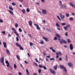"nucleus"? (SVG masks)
<instances>
[{"mask_svg": "<svg viewBox=\"0 0 75 75\" xmlns=\"http://www.w3.org/2000/svg\"><path fill=\"white\" fill-rule=\"evenodd\" d=\"M56 25L57 27H60V25L58 23H57L56 24Z\"/></svg>", "mask_w": 75, "mask_h": 75, "instance_id": "nucleus-18", "label": "nucleus"}, {"mask_svg": "<svg viewBox=\"0 0 75 75\" xmlns=\"http://www.w3.org/2000/svg\"><path fill=\"white\" fill-rule=\"evenodd\" d=\"M28 36H30V38H31L32 36H31V34H28Z\"/></svg>", "mask_w": 75, "mask_h": 75, "instance_id": "nucleus-54", "label": "nucleus"}, {"mask_svg": "<svg viewBox=\"0 0 75 75\" xmlns=\"http://www.w3.org/2000/svg\"><path fill=\"white\" fill-rule=\"evenodd\" d=\"M64 28L65 30H67V27H64Z\"/></svg>", "mask_w": 75, "mask_h": 75, "instance_id": "nucleus-44", "label": "nucleus"}, {"mask_svg": "<svg viewBox=\"0 0 75 75\" xmlns=\"http://www.w3.org/2000/svg\"><path fill=\"white\" fill-rule=\"evenodd\" d=\"M57 68H58V66L57 65L54 66V68L55 70H57Z\"/></svg>", "mask_w": 75, "mask_h": 75, "instance_id": "nucleus-21", "label": "nucleus"}, {"mask_svg": "<svg viewBox=\"0 0 75 75\" xmlns=\"http://www.w3.org/2000/svg\"><path fill=\"white\" fill-rule=\"evenodd\" d=\"M19 31L20 32H22V30L21 28H19Z\"/></svg>", "mask_w": 75, "mask_h": 75, "instance_id": "nucleus-41", "label": "nucleus"}, {"mask_svg": "<svg viewBox=\"0 0 75 75\" xmlns=\"http://www.w3.org/2000/svg\"><path fill=\"white\" fill-rule=\"evenodd\" d=\"M39 67H40L41 68H43V66L41 65H39Z\"/></svg>", "mask_w": 75, "mask_h": 75, "instance_id": "nucleus-35", "label": "nucleus"}, {"mask_svg": "<svg viewBox=\"0 0 75 75\" xmlns=\"http://www.w3.org/2000/svg\"><path fill=\"white\" fill-rule=\"evenodd\" d=\"M54 40H57V37H55L54 38Z\"/></svg>", "mask_w": 75, "mask_h": 75, "instance_id": "nucleus-48", "label": "nucleus"}, {"mask_svg": "<svg viewBox=\"0 0 75 75\" xmlns=\"http://www.w3.org/2000/svg\"><path fill=\"white\" fill-rule=\"evenodd\" d=\"M62 8H65V5H62Z\"/></svg>", "mask_w": 75, "mask_h": 75, "instance_id": "nucleus-42", "label": "nucleus"}, {"mask_svg": "<svg viewBox=\"0 0 75 75\" xmlns=\"http://www.w3.org/2000/svg\"><path fill=\"white\" fill-rule=\"evenodd\" d=\"M38 72H39V73H41V69L39 70Z\"/></svg>", "mask_w": 75, "mask_h": 75, "instance_id": "nucleus-47", "label": "nucleus"}, {"mask_svg": "<svg viewBox=\"0 0 75 75\" xmlns=\"http://www.w3.org/2000/svg\"><path fill=\"white\" fill-rule=\"evenodd\" d=\"M15 26L16 28L18 27V24L17 23H16L15 24Z\"/></svg>", "mask_w": 75, "mask_h": 75, "instance_id": "nucleus-25", "label": "nucleus"}, {"mask_svg": "<svg viewBox=\"0 0 75 75\" xmlns=\"http://www.w3.org/2000/svg\"><path fill=\"white\" fill-rule=\"evenodd\" d=\"M65 35L66 36H68V33L66 32L65 33Z\"/></svg>", "mask_w": 75, "mask_h": 75, "instance_id": "nucleus-53", "label": "nucleus"}, {"mask_svg": "<svg viewBox=\"0 0 75 75\" xmlns=\"http://www.w3.org/2000/svg\"><path fill=\"white\" fill-rule=\"evenodd\" d=\"M28 23L29 25L31 26V25H33V22H32V21H29L28 22Z\"/></svg>", "mask_w": 75, "mask_h": 75, "instance_id": "nucleus-13", "label": "nucleus"}, {"mask_svg": "<svg viewBox=\"0 0 75 75\" xmlns=\"http://www.w3.org/2000/svg\"><path fill=\"white\" fill-rule=\"evenodd\" d=\"M26 11L27 13H29V12H30V9H29V8H27L26 9Z\"/></svg>", "mask_w": 75, "mask_h": 75, "instance_id": "nucleus-28", "label": "nucleus"}, {"mask_svg": "<svg viewBox=\"0 0 75 75\" xmlns=\"http://www.w3.org/2000/svg\"><path fill=\"white\" fill-rule=\"evenodd\" d=\"M56 36L58 38H60V35H59L58 34H56Z\"/></svg>", "mask_w": 75, "mask_h": 75, "instance_id": "nucleus-26", "label": "nucleus"}, {"mask_svg": "<svg viewBox=\"0 0 75 75\" xmlns=\"http://www.w3.org/2000/svg\"><path fill=\"white\" fill-rule=\"evenodd\" d=\"M26 73H27V74L28 75V74H29V71H28V69H26Z\"/></svg>", "mask_w": 75, "mask_h": 75, "instance_id": "nucleus-23", "label": "nucleus"}, {"mask_svg": "<svg viewBox=\"0 0 75 75\" xmlns=\"http://www.w3.org/2000/svg\"><path fill=\"white\" fill-rule=\"evenodd\" d=\"M70 20H71V21L74 20V18H70Z\"/></svg>", "mask_w": 75, "mask_h": 75, "instance_id": "nucleus-40", "label": "nucleus"}, {"mask_svg": "<svg viewBox=\"0 0 75 75\" xmlns=\"http://www.w3.org/2000/svg\"><path fill=\"white\" fill-rule=\"evenodd\" d=\"M22 11L23 13V14H25V10L23 9L22 10Z\"/></svg>", "mask_w": 75, "mask_h": 75, "instance_id": "nucleus-20", "label": "nucleus"}, {"mask_svg": "<svg viewBox=\"0 0 75 75\" xmlns=\"http://www.w3.org/2000/svg\"><path fill=\"white\" fill-rule=\"evenodd\" d=\"M16 57L18 59H20V56L18 54L16 56Z\"/></svg>", "mask_w": 75, "mask_h": 75, "instance_id": "nucleus-22", "label": "nucleus"}, {"mask_svg": "<svg viewBox=\"0 0 75 75\" xmlns=\"http://www.w3.org/2000/svg\"><path fill=\"white\" fill-rule=\"evenodd\" d=\"M57 18H58V19H59V20H60V21H61V19H60V18H59V16H57Z\"/></svg>", "mask_w": 75, "mask_h": 75, "instance_id": "nucleus-36", "label": "nucleus"}, {"mask_svg": "<svg viewBox=\"0 0 75 75\" xmlns=\"http://www.w3.org/2000/svg\"><path fill=\"white\" fill-rule=\"evenodd\" d=\"M16 44L17 47L20 48V49L21 50H24L23 48L22 47V46H21L20 45V44H19L18 43H16Z\"/></svg>", "mask_w": 75, "mask_h": 75, "instance_id": "nucleus-1", "label": "nucleus"}, {"mask_svg": "<svg viewBox=\"0 0 75 75\" xmlns=\"http://www.w3.org/2000/svg\"><path fill=\"white\" fill-rule=\"evenodd\" d=\"M47 30L49 31V32H51V30L50 29H48V28H47Z\"/></svg>", "mask_w": 75, "mask_h": 75, "instance_id": "nucleus-30", "label": "nucleus"}, {"mask_svg": "<svg viewBox=\"0 0 75 75\" xmlns=\"http://www.w3.org/2000/svg\"><path fill=\"white\" fill-rule=\"evenodd\" d=\"M59 16L61 18H62V19L63 18L64 19L65 18V16L64 15H63V16H62V15L61 14H59Z\"/></svg>", "mask_w": 75, "mask_h": 75, "instance_id": "nucleus-11", "label": "nucleus"}, {"mask_svg": "<svg viewBox=\"0 0 75 75\" xmlns=\"http://www.w3.org/2000/svg\"><path fill=\"white\" fill-rule=\"evenodd\" d=\"M33 64H34V65H35L36 66H38V65H37V63L34 62L33 63Z\"/></svg>", "mask_w": 75, "mask_h": 75, "instance_id": "nucleus-56", "label": "nucleus"}, {"mask_svg": "<svg viewBox=\"0 0 75 75\" xmlns=\"http://www.w3.org/2000/svg\"><path fill=\"white\" fill-rule=\"evenodd\" d=\"M27 54L29 57H30V54H29V53H27Z\"/></svg>", "mask_w": 75, "mask_h": 75, "instance_id": "nucleus-52", "label": "nucleus"}, {"mask_svg": "<svg viewBox=\"0 0 75 75\" xmlns=\"http://www.w3.org/2000/svg\"><path fill=\"white\" fill-rule=\"evenodd\" d=\"M34 75H38V74L36 73H35L34 74Z\"/></svg>", "mask_w": 75, "mask_h": 75, "instance_id": "nucleus-64", "label": "nucleus"}, {"mask_svg": "<svg viewBox=\"0 0 75 75\" xmlns=\"http://www.w3.org/2000/svg\"><path fill=\"white\" fill-rule=\"evenodd\" d=\"M9 9H10V10H13V8L11 6H9Z\"/></svg>", "mask_w": 75, "mask_h": 75, "instance_id": "nucleus-27", "label": "nucleus"}, {"mask_svg": "<svg viewBox=\"0 0 75 75\" xmlns=\"http://www.w3.org/2000/svg\"><path fill=\"white\" fill-rule=\"evenodd\" d=\"M14 67L15 68V69H16L17 68V66L15 64H14Z\"/></svg>", "mask_w": 75, "mask_h": 75, "instance_id": "nucleus-33", "label": "nucleus"}, {"mask_svg": "<svg viewBox=\"0 0 75 75\" xmlns=\"http://www.w3.org/2000/svg\"><path fill=\"white\" fill-rule=\"evenodd\" d=\"M35 60H36V62H38V60L37 59H35Z\"/></svg>", "mask_w": 75, "mask_h": 75, "instance_id": "nucleus-51", "label": "nucleus"}, {"mask_svg": "<svg viewBox=\"0 0 75 75\" xmlns=\"http://www.w3.org/2000/svg\"><path fill=\"white\" fill-rule=\"evenodd\" d=\"M66 27H67V28L69 27H70V25L68 24V25H66Z\"/></svg>", "mask_w": 75, "mask_h": 75, "instance_id": "nucleus-49", "label": "nucleus"}, {"mask_svg": "<svg viewBox=\"0 0 75 75\" xmlns=\"http://www.w3.org/2000/svg\"><path fill=\"white\" fill-rule=\"evenodd\" d=\"M42 13H43L44 14H47V11L46 10L43 9L42 10Z\"/></svg>", "mask_w": 75, "mask_h": 75, "instance_id": "nucleus-9", "label": "nucleus"}, {"mask_svg": "<svg viewBox=\"0 0 75 75\" xmlns=\"http://www.w3.org/2000/svg\"><path fill=\"white\" fill-rule=\"evenodd\" d=\"M68 65L69 67H72V64L71 63L69 62L68 64Z\"/></svg>", "mask_w": 75, "mask_h": 75, "instance_id": "nucleus-19", "label": "nucleus"}, {"mask_svg": "<svg viewBox=\"0 0 75 75\" xmlns=\"http://www.w3.org/2000/svg\"><path fill=\"white\" fill-rule=\"evenodd\" d=\"M35 26H36L37 27V29L38 30H40V28L39 27V25L36 24H34Z\"/></svg>", "mask_w": 75, "mask_h": 75, "instance_id": "nucleus-7", "label": "nucleus"}, {"mask_svg": "<svg viewBox=\"0 0 75 75\" xmlns=\"http://www.w3.org/2000/svg\"><path fill=\"white\" fill-rule=\"evenodd\" d=\"M50 71L51 73L53 74H56V72H55V71L54 70L52 69L51 68H50Z\"/></svg>", "mask_w": 75, "mask_h": 75, "instance_id": "nucleus-6", "label": "nucleus"}, {"mask_svg": "<svg viewBox=\"0 0 75 75\" xmlns=\"http://www.w3.org/2000/svg\"><path fill=\"white\" fill-rule=\"evenodd\" d=\"M66 61H68V55H66Z\"/></svg>", "mask_w": 75, "mask_h": 75, "instance_id": "nucleus-34", "label": "nucleus"}, {"mask_svg": "<svg viewBox=\"0 0 75 75\" xmlns=\"http://www.w3.org/2000/svg\"><path fill=\"white\" fill-rule=\"evenodd\" d=\"M33 45V43L30 42V46H32Z\"/></svg>", "mask_w": 75, "mask_h": 75, "instance_id": "nucleus-43", "label": "nucleus"}, {"mask_svg": "<svg viewBox=\"0 0 75 75\" xmlns=\"http://www.w3.org/2000/svg\"><path fill=\"white\" fill-rule=\"evenodd\" d=\"M70 6H71V7H73L74 8H75V6H74V4H72V3H71V2L70 3Z\"/></svg>", "mask_w": 75, "mask_h": 75, "instance_id": "nucleus-16", "label": "nucleus"}, {"mask_svg": "<svg viewBox=\"0 0 75 75\" xmlns=\"http://www.w3.org/2000/svg\"><path fill=\"white\" fill-rule=\"evenodd\" d=\"M40 43L41 44H44V41L42 40H40Z\"/></svg>", "mask_w": 75, "mask_h": 75, "instance_id": "nucleus-24", "label": "nucleus"}, {"mask_svg": "<svg viewBox=\"0 0 75 75\" xmlns=\"http://www.w3.org/2000/svg\"><path fill=\"white\" fill-rule=\"evenodd\" d=\"M18 74L19 75H22V74H21V72H18Z\"/></svg>", "mask_w": 75, "mask_h": 75, "instance_id": "nucleus-59", "label": "nucleus"}, {"mask_svg": "<svg viewBox=\"0 0 75 75\" xmlns=\"http://www.w3.org/2000/svg\"><path fill=\"white\" fill-rule=\"evenodd\" d=\"M8 11L11 15H14V13H13V12H12L10 10H8Z\"/></svg>", "mask_w": 75, "mask_h": 75, "instance_id": "nucleus-17", "label": "nucleus"}, {"mask_svg": "<svg viewBox=\"0 0 75 75\" xmlns=\"http://www.w3.org/2000/svg\"><path fill=\"white\" fill-rule=\"evenodd\" d=\"M66 16L67 17H68L69 16V14L68 13H66Z\"/></svg>", "mask_w": 75, "mask_h": 75, "instance_id": "nucleus-32", "label": "nucleus"}, {"mask_svg": "<svg viewBox=\"0 0 75 75\" xmlns=\"http://www.w3.org/2000/svg\"><path fill=\"white\" fill-rule=\"evenodd\" d=\"M59 3L60 5H62V1H59Z\"/></svg>", "mask_w": 75, "mask_h": 75, "instance_id": "nucleus-45", "label": "nucleus"}, {"mask_svg": "<svg viewBox=\"0 0 75 75\" xmlns=\"http://www.w3.org/2000/svg\"><path fill=\"white\" fill-rule=\"evenodd\" d=\"M43 68L44 69H45V70H47V67L45 66H44L43 67Z\"/></svg>", "mask_w": 75, "mask_h": 75, "instance_id": "nucleus-31", "label": "nucleus"}, {"mask_svg": "<svg viewBox=\"0 0 75 75\" xmlns=\"http://www.w3.org/2000/svg\"><path fill=\"white\" fill-rule=\"evenodd\" d=\"M62 42H64V44H67V42L65 40H64V39H62V41L60 42V43L61 44H62Z\"/></svg>", "mask_w": 75, "mask_h": 75, "instance_id": "nucleus-8", "label": "nucleus"}, {"mask_svg": "<svg viewBox=\"0 0 75 75\" xmlns=\"http://www.w3.org/2000/svg\"><path fill=\"white\" fill-rule=\"evenodd\" d=\"M12 29L13 30V31H14V33L16 34L17 35L18 37H19V34L17 33L16 30V29H14V28H12Z\"/></svg>", "mask_w": 75, "mask_h": 75, "instance_id": "nucleus-4", "label": "nucleus"}, {"mask_svg": "<svg viewBox=\"0 0 75 75\" xmlns=\"http://www.w3.org/2000/svg\"><path fill=\"white\" fill-rule=\"evenodd\" d=\"M43 39H44L45 40V41H46V42H47V41H49V40H48V39L43 37Z\"/></svg>", "mask_w": 75, "mask_h": 75, "instance_id": "nucleus-15", "label": "nucleus"}, {"mask_svg": "<svg viewBox=\"0 0 75 75\" xmlns=\"http://www.w3.org/2000/svg\"><path fill=\"white\" fill-rule=\"evenodd\" d=\"M70 47L71 50H73V49H74V47H73V45L72 44H70Z\"/></svg>", "mask_w": 75, "mask_h": 75, "instance_id": "nucleus-10", "label": "nucleus"}, {"mask_svg": "<svg viewBox=\"0 0 75 75\" xmlns=\"http://www.w3.org/2000/svg\"><path fill=\"white\" fill-rule=\"evenodd\" d=\"M4 57H2L0 59V62H1V63H2L3 65L4 66H5V64L4 63Z\"/></svg>", "mask_w": 75, "mask_h": 75, "instance_id": "nucleus-3", "label": "nucleus"}, {"mask_svg": "<svg viewBox=\"0 0 75 75\" xmlns=\"http://www.w3.org/2000/svg\"><path fill=\"white\" fill-rule=\"evenodd\" d=\"M56 54L57 55V56H56L57 58H59V56H58L59 55L60 56L62 55V54H61V52H58V53L57 52H56Z\"/></svg>", "mask_w": 75, "mask_h": 75, "instance_id": "nucleus-5", "label": "nucleus"}, {"mask_svg": "<svg viewBox=\"0 0 75 75\" xmlns=\"http://www.w3.org/2000/svg\"><path fill=\"white\" fill-rule=\"evenodd\" d=\"M50 61H52V60H53V61H54L55 60V59L54 58H52L50 59Z\"/></svg>", "mask_w": 75, "mask_h": 75, "instance_id": "nucleus-37", "label": "nucleus"}, {"mask_svg": "<svg viewBox=\"0 0 75 75\" xmlns=\"http://www.w3.org/2000/svg\"><path fill=\"white\" fill-rule=\"evenodd\" d=\"M25 64H28V62L26 61H25Z\"/></svg>", "mask_w": 75, "mask_h": 75, "instance_id": "nucleus-61", "label": "nucleus"}, {"mask_svg": "<svg viewBox=\"0 0 75 75\" xmlns=\"http://www.w3.org/2000/svg\"><path fill=\"white\" fill-rule=\"evenodd\" d=\"M62 25H65L66 24H65V23H62Z\"/></svg>", "mask_w": 75, "mask_h": 75, "instance_id": "nucleus-55", "label": "nucleus"}, {"mask_svg": "<svg viewBox=\"0 0 75 75\" xmlns=\"http://www.w3.org/2000/svg\"><path fill=\"white\" fill-rule=\"evenodd\" d=\"M7 64L6 65L7 67H10V64H9V63H8L6 64Z\"/></svg>", "mask_w": 75, "mask_h": 75, "instance_id": "nucleus-38", "label": "nucleus"}, {"mask_svg": "<svg viewBox=\"0 0 75 75\" xmlns=\"http://www.w3.org/2000/svg\"><path fill=\"white\" fill-rule=\"evenodd\" d=\"M2 34H5V31H4L2 32Z\"/></svg>", "mask_w": 75, "mask_h": 75, "instance_id": "nucleus-58", "label": "nucleus"}, {"mask_svg": "<svg viewBox=\"0 0 75 75\" xmlns=\"http://www.w3.org/2000/svg\"><path fill=\"white\" fill-rule=\"evenodd\" d=\"M22 68L24 69V67H23V65L21 64H20Z\"/></svg>", "mask_w": 75, "mask_h": 75, "instance_id": "nucleus-57", "label": "nucleus"}, {"mask_svg": "<svg viewBox=\"0 0 75 75\" xmlns=\"http://www.w3.org/2000/svg\"><path fill=\"white\" fill-rule=\"evenodd\" d=\"M3 45H4V47L5 48H7V45H6V43L4 42Z\"/></svg>", "mask_w": 75, "mask_h": 75, "instance_id": "nucleus-14", "label": "nucleus"}, {"mask_svg": "<svg viewBox=\"0 0 75 75\" xmlns=\"http://www.w3.org/2000/svg\"><path fill=\"white\" fill-rule=\"evenodd\" d=\"M6 53L8 54V55H11L10 52V51L8 50L7 49L6 50Z\"/></svg>", "mask_w": 75, "mask_h": 75, "instance_id": "nucleus-12", "label": "nucleus"}, {"mask_svg": "<svg viewBox=\"0 0 75 75\" xmlns=\"http://www.w3.org/2000/svg\"><path fill=\"white\" fill-rule=\"evenodd\" d=\"M5 63H6V64H8V63H9L8 61L7 60L5 61Z\"/></svg>", "mask_w": 75, "mask_h": 75, "instance_id": "nucleus-60", "label": "nucleus"}, {"mask_svg": "<svg viewBox=\"0 0 75 75\" xmlns=\"http://www.w3.org/2000/svg\"><path fill=\"white\" fill-rule=\"evenodd\" d=\"M12 4L13 6H16V4L14 2L12 3Z\"/></svg>", "mask_w": 75, "mask_h": 75, "instance_id": "nucleus-46", "label": "nucleus"}, {"mask_svg": "<svg viewBox=\"0 0 75 75\" xmlns=\"http://www.w3.org/2000/svg\"><path fill=\"white\" fill-rule=\"evenodd\" d=\"M0 23H3V21L2 19H0Z\"/></svg>", "mask_w": 75, "mask_h": 75, "instance_id": "nucleus-50", "label": "nucleus"}, {"mask_svg": "<svg viewBox=\"0 0 75 75\" xmlns=\"http://www.w3.org/2000/svg\"><path fill=\"white\" fill-rule=\"evenodd\" d=\"M60 67L61 69H64L65 72H67V68L63 65H60Z\"/></svg>", "mask_w": 75, "mask_h": 75, "instance_id": "nucleus-2", "label": "nucleus"}, {"mask_svg": "<svg viewBox=\"0 0 75 75\" xmlns=\"http://www.w3.org/2000/svg\"><path fill=\"white\" fill-rule=\"evenodd\" d=\"M16 40L17 41H19V39H18V37H16Z\"/></svg>", "mask_w": 75, "mask_h": 75, "instance_id": "nucleus-39", "label": "nucleus"}, {"mask_svg": "<svg viewBox=\"0 0 75 75\" xmlns=\"http://www.w3.org/2000/svg\"><path fill=\"white\" fill-rule=\"evenodd\" d=\"M67 41L69 43L71 42V40H70V39H67Z\"/></svg>", "mask_w": 75, "mask_h": 75, "instance_id": "nucleus-29", "label": "nucleus"}, {"mask_svg": "<svg viewBox=\"0 0 75 75\" xmlns=\"http://www.w3.org/2000/svg\"><path fill=\"white\" fill-rule=\"evenodd\" d=\"M43 23H44V24H45V20H44L43 21Z\"/></svg>", "mask_w": 75, "mask_h": 75, "instance_id": "nucleus-62", "label": "nucleus"}, {"mask_svg": "<svg viewBox=\"0 0 75 75\" xmlns=\"http://www.w3.org/2000/svg\"><path fill=\"white\" fill-rule=\"evenodd\" d=\"M46 57L48 58H50V56H47Z\"/></svg>", "mask_w": 75, "mask_h": 75, "instance_id": "nucleus-63", "label": "nucleus"}]
</instances>
